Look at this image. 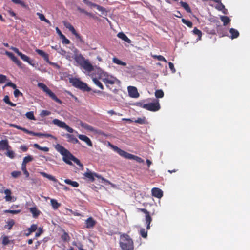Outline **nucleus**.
<instances>
[{
	"instance_id": "obj_1",
	"label": "nucleus",
	"mask_w": 250,
	"mask_h": 250,
	"mask_svg": "<svg viewBox=\"0 0 250 250\" xmlns=\"http://www.w3.org/2000/svg\"><path fill=\"white\" fill-rule=\"evenodd\" d=\"M78 50L74 51V59L75 62L88 72H92L94 67L88 59H86L82 54L78 53Z\"/></svg>"
},
{
	"instance_id": "obj_2",
	"label": "nucleus",
	"mask_w": 250,
	"mask_h": 250,
	"mask_svg": "<svg viewBox=\"0 0 250 250\" xmlns=\"http://www.w3.org/2000/svg\"><path fill=\"white\" fill-rule=\"evenodd\" d=\"M119 244L122 250H134L133 241L127 234L120 235Z\"/></svg>"
},
{
	"instance_id": "obj_3",
	"label": "nucleus",
	"mask_w": 250,
	"mask_h": 250,
	"mask_svg": "<svg viewBox=\"0 0 250 250\" xmlns=\"http://www.w3.org/2000/svg\"><path fill=\"white\" fill-rule=\"evenodd\" d=\"M110 146L113 149L114 151L118 153L121 156L128 159H133L136 160L137 162L142 163L144 162L143 159H142L141 157H139L137 156H135L132 155L131 154L128 153L124 150H122L118 146H114L113 145L110 144Z\"/></svg>"
},
{
	"instance_id": "obj_4",
	"label": "nucleus",
	"mask_w": 250,
	"mask_h": 250,
	"mask_svg": "<svg viewBox=\"0 0 250 250\" xmlns=\"http://www.w3.org/2000/svg\"><path fill=\"white\" fill-rule=\"evenodd\" d=\"M38 86L45 92L53 100L60 104L62 103V101L60 100L45 84L42 83H38Z\"/></svg>"
},
{
	"instance_id": "obj_5",
	"label": "nucleus",
	"mask_w": 250,
	"mask_h": 250,
	"mask_svg": "<svg viewBox=\"0 0 250 250\" xmlns=\"http://www.w3.org/2000/svg\"><path fill=\"white\" fill-rule=\"evenodd\" d=\"M70 83L75 87L79 88L83 91L89 92L91 90L86 83H84L77 78L70 79Z\"/></svg>"
},
{
	"instance_id": "obj_6",
	"label": "nucleus",
	"mask_w": 250,
	"mask_h": 250,
	"mask_svg": "<svg viewBox=\"0 0 250 250\" xmlns=\"http://www.w3.org/2000/svg\"><path fill=\"white\" fill-rule=\"evenodd\" d=\"M63 156V161L66 163L67 164L71 165L72 163L71 161H73L74 163H75L77 165L79 166H82V164H81L80 161L74 157L68 150V152L65 153Z\"/></svg>"
},
{
	"instance_id": "obj_7",
	"label": "nucleus",
	"mask_w": 250,
	"mask_h": 250,
	"mask_svg": "<svg viewBox=\"0 0 250 250\" xmlns=\"http://www.w3.org/2000/svg\"><path fill=\"white\" fill-rule=\"evenodd\" d=\"M9 125L10 127H13L17 128L18 129L22 130L24 132H25L27 134H28L30 135H32L33 136H38V137L45 136V137H47L51 136V135L48 134H43V133H36V132H33L31 131H29L25 128L22 127L17 125L14 124H10Z\"/></svg>"
},
{
	"instance_id": "obj_8",
	"label": "nucleus",
	"mask_w": 250,
	"mask_h": 250,
	"mask_svg": "<svg viewBox=\"0 0 250 250\" xmlns=\"http://www.w3.org/2000/svg\"><path fill=\"white\" fill-rule=\"evenodd\" d=\"M142 107L148 111L156 112L160 109V105L158 100H155V101L153 103L144 104Z\"/></svg>"
},
{
	"instance_id": "obj_9",
	"label": "nucleus",
	"mask_w": 250,
	"mask_h": 250,
	"mask_svg": "<svg viewBox=\"0 0 250 250\" xmlns=\"http://www.w3.org/2000/svg\"><path fill=\"white\" fill-rule=\"evenodd\" d=\"M63 23L64 26L66 28L68 29L71 32V33L75 36L77 39L79 40L81 42H83V41L82 38V36L76 32L74 27L71 25L70 23L66 21H63Z\"/></svg>"
},
{
	"instance_id": "obj_10",
	"label": "nucleus",
	"mask_w": 250,
	"mask_h": 250,
	"mask_svg": "<svg viewBox=\"0 0 250 250\" xmlns=\"http://www.w3.org/2000/svg\"><path fill=\"white\" fill-rule=\"evenodd\" d=\"M11 49L17 53L23 61L27 62L32 66H34V64L32 63L33 61L31 60L28 56L19 51L18 48L12 47Z\"/></svg>"
},
{
	"instance_id": "obj_11",
	"label": "nucleus",
	"mask_w": 250,
	"mask_h": 250,
	"mask_svg": "<svg viewBox=\"0 0 250 250\" xmlns=\"http://www.w3.org/2000/svg\"><path fill=\"white\" fill-rule=\"evenodd\" d=\"M83 175L89 181L92 182L95 181V177L98 179L102 178V176L101 175L95 172H91L88 169H87V171L83 174Z\"/></svg>"
},
{
	"instance_id": "obj_12",
	"label": "nucleus",
	"mask_w": 250,
	"mask_h": 250,
	"mask_svg": "<svg viewBox=\"0 0 250 250\" xmlns=\"http://www.w3.org/2000/svg\"><path fill=\"white\" fill-rule=\"evenodd\" d=\"M140 210L145 214V221L146 224V229H150V224L152 221V218L150 215L149 212L145 208H141Z\"/></svg>"
},
{
	"instance_id": "obj_13",
	"label": "nucleus",
	"mask_w": 250,
	"mask_h": 250,
	"mask_svg": "<svg viewBox=\"0 0 250 250\" xmlns=\"http://www.w3.org/2000/svg\"><path fill=\"white\" fill-rule=\"evenodd\" d=\"M0 192L1 193H4L6 196L4 197V199L6 201H13L14 202L16 200V198L15 197H12L11 196L12 192L11 190L9 189H6L4 190L3 191L1 189L0 190Z\"/></svg>"
},
{
	"instance_id": "obj_14",
	"label": "nucleus",
	"mask_w": 250,
	"mask_h": 250,
	"mask_svg": "<svg viewBox=\"0 0 250 250\" xmlns=\"http://www.w3.org/2000/svg\"><path fill=\"white\" fill-rule=\"evenodd\" d=\"M83 1L86 4V5H87L88 6H90V7H95L96 8V9L101 12L102 13H104V12H105L106 11V9L105 8L100 6V5H99L97 4H95V3H92V2L88 0H83Z\"/></svg>"
},
{
	"instance_id": "obj_15",
	"label": "nucleus",
	"mask_w": 250,
	"mask_h": 250,
	"mask_svg": "<svg viewBox=\"0 0 250 250\" xmlns=\"http://www.w3.org/2000/svg\"><path fill=\"white\" fill-rule=\"evenodd\" d=\"M85 227L87 229L93 228L97 223V221L92 217H89L85 220Z\"/></svg>"
},
{
	"instance_id": "obj_16",
	"label": "nucleus",
	"mask_w": 250,
	"mask_h": 250,
	"mask_svg": "<svg viewBox=\"0 0 250 250\" xmlns=\"http://www.w3.org/2000/svg\"><path fill=\"white\" fill-rule=\"evenodd\" d=\"M5 54L7 55L19 67L22 68L21 62L12 53L6 51Z\"/></svg>"
},
{
	"instance_id": "obj_17",
	"label": "nucleus",
	"mask_w": 250,
	"mask_h": 250,
	"mask_svg": "<svg viewBox=\"0 0 250 250\" xmlns=\"http://www.w3.org/2000/svg\"><path fill=\"white\" fill-rule=\"evenodd\" d=\"M128 94L132 98H138L139 94L137 88L134 86H129L127 88Z\"/></svg>"
},
{
	"instance_id": "obj_18",
	"label": "nucleus",
	"mask_w": 250,
	"mask_h": 250,
	"mask_svg": "<svg viewBox=\"0 0 250 250\" xmlns=\"http://www.w3.org/2000/svg\"><path fill=\"white\" fill-rule=\"evenodd\" d=\"M152 196L158 198H161L163 195V192L161 189L159 188H154L151 190Z\"/></svg>"
},
{
	"instance_id": "obj_19",
	"label": "nucleus",
	"mask_w": 250,
	"mask_h": 250,
	"mask_svg": "<svg viewBox=\"0 0 250 250\" xmlns=\"http://www.w3.org/2000/svg\"><path fill=\"white\" fill-rule=\"evenodd\" d=\"M11 148L8 144L7 140H2L0 141V150H6Z\"/></svg>"
},
{
	"instance_id": "obj_20",
	"label": "nucleus",
	"mask_w": 250,
	"mask_h": 250,
	"mask_svg": "<svg viewBox=\"0 0 250 250\" xmlns=\"http://www.w3.org/2000/svg\"><path fill=\"white\" fill-rule=\"evenodd\" d=\"M78 137L80 140L85 142L88 146L90 147L92 146V143L91 140L87 136L82 134H79L78 136Z\"/></svg>"
},
{
	"instance_id": "obj_21",
	"label": "nucleus",
	"mask_w": 250,
	"mask_h": 250,
	"mask_svg": "<svg viewBox=\"0 0 250 250\" xmlns=\"http://www.w3.org/2000/svg\"><path fill=\"white\" fill-rule=\"evenodd\" d=\"M65 137L67 138V141L73 144L80 143L79 140L73 135L70 134H66Z\"/></svg>"
},
{
	"instance_id": "obj_22",
	"label": "nucleus",
	"mask_w": 250,
	"mask_h": 250,
	"mask_svg": "<svg viewBox=\"0 0 250 250\" xmlns=\"http://www.w3.org/2000/svg\"><path fill=\"white\" fill-rule=\"evenodd\" d=\"M36 52H37L39 55L42 56L43 59L46 61H48L49 60V55L48 54L46 53L43 50L36 49L35 50Z\"/></svg>"
},
{
	"instance_id": "obj_23",
	"label": "nucleus",
	"mask_w": 250,
	"mask_h": 250,
	"mask_svg": "<svg viewBox=\"0 0 250 250\" xmlns=\"http://www.w3.org/2000/svg\"><path fill=\"white\" fill-rule=\"evenodd\" d=\"M117 37L128 43H130L131 42V40L123 32H121L118 33Z\"/></svg>"
},
{
	"instance_id": "obj_24",
	"label": "nucleus",
	"mask_w": 250,
	"mask_h": 250,
	"mask_svg": "<svg viewBox=\"0 0 250 250\" xmlns=\"http://www.w3.org/2000/svg\"><path fill=\"white\" fill-rule=\"evenodd\" d=\"M52 123L58 127L64 128L66 123L64 122L59 120L58 119H55L52 121Z\"/></svg>"
},
{
	"instance_id": "obj_25",
	"label": "nucleus",
	"mask_w": 250,
	"mask_h": 250,
	"mask_svg": "<svg viewBox=\"0 0 250 250\" xmlns=\"http://www.w3.org/2000/svg\"><path fill=\"white\" fill-rule=\"evenodd\" d=\"M55 148L62 155L68 152L67 149L60 144H57L55 146Z\"/></svg>"
},
{
	"instance_id": "obj_26",
	"label": "nucleus",
	"mask_w": 250,
	"mask_h": 250,
	"mask_svg": "<svg viewBox=\"0 0 250 250\" xmlns=\"http://www.w3.org/2000/svg\"><path fill=\"white\" fill-rule=\"evenodd\" d=\"M229 33L230 34V37L232 39L237 38L239 36V33L238 31L233 28L230 29Z\"/></svg>"
},
{
	"instance_id": "obj_27",
	"label": "nucleus",
	"mask_w": 250,
	"mask_h": 250,
	"mask_svg": "<svg viewBox=\"0 0 250 250\" xmlns=\"http://www.w3.org/2000/svg\"><path fill=\"white\" fill-rule=\"evenodd\" d=\"M41 175L43 177L48 179L49 180L52 181L53 182H56L57 180L52 175H49L44 172L40 171L39 172Z\"/></svg>"
},
{
	"instance_id": "obj_28",
	"label": "nucleus",
	"mask_w": 250,
	"mask_h": 250,
	"mask_svg": "<svg viewBox=\"0 0 250 250\" xmlns=\"http://www.w3.org/2000/svg\"><path fill=\"white\" fill-rule=\"evenodd\" d=\"M30 211L32 213L34 218H37L40 214V211L36 207L30 208Z\"/></svg>"
},
{
	"instance_id": "obj_29",
	"label": "nucleus",
	"mask_w": 250,
	"mask_h": 250,
	"mask_svg": "<svg viewBox=\"0 0 250 250\" xmlns=\"http://www.w3.org/2000/svg\"><path fill=\"white\" fill-rule=\"evenodd\" d=\"M15 223V221L13 219H9L6 222V224L4 226V228L8 230H11Z\"/></svg>"
},
{
	"instance_id": "obj_30",
	"label": "nucleus",
	"mask_w": 250,
	"mask_h": 250,
	"mask_svg": "<svg viewBox=\"0 0 250 250\" xmlns=\"http://www.w3.org/2000/svg\"><path fill=\"white\" fill-rule=\"evenodd\" d=\"M50 203L53 208L55 210L57 209L61 206V204L59 203L56 199H51Z\"/></svg>"
},
{
	"instance_id": "obj_31",
	"label": "nucleus",
	"mask_w": 250,
	"mask_h": 250,
	"mask_svg": "<svg viewBox=\"0 0 250 250\" xmlns=\"http://www.w3.org/2000/svg\"><path fill=\"white\" fill-rule=\"evenodd\" d=\"M81 126L82 127H83L84 128H85L89 131L94 132H96V130L93 127H92V126L89 125L88 124H87L86 123H82L81 124Z\"/></svg>"
},
{
	"instance_id": "obj_32",
	"label": "nucleus",
	"mask_w": 250,
	"mask_h": 250,
	"mask_svg": "<svg viewBox=\"0 0 250 250\" xmlns=\"http://www.w3.org/2000/svg\"><path fill=\"white\" fill-rule=\"evenodd\" d=\"M64 182L68 185L72 186L73 187L77 188L79 187V184L78 182L76 181H72L70 179H65L64 180Z\"/></svg>"
},
{
	"instance_id": "obj_33",
	"label": "nucleus",
	"mask_w": 250,
	"mask_h": 250,
	"mask_svg": "<svg viewBox=\"0 0 250 250\" xmlns=\"http://www.w3.org/2000/svg\"><path fill=\"white\" fill-rule=\"evenodd\" d=\"M220 19L221 21L223 22V25L224 26L227 25L230 21V19H229V18L226 16H222L220 17Z\"/></svg>"
},
{
	"instance_id": "obj_34",
	"label": "nucleus",
	"mask_w": 250,
	"mask_h": 250,
	"mask_svg": "<svg viewBox=\"0 0 250 250\" xmlns=\"http://www.w3.org/2000/svg\"><path fill=\"white\" fill-rule=\"evenodd\" d=\"M37 229V225L36 224H32L31 227L28 228V233L26 234L27 236L31 234L32 232L35 231Z\"/></svg>"
},
{
	"instance_id": "obj_35",
	"label": "nucleus",
	"mask_w": 250,
	"mask_h": 250,
	"mask_svg": "<svg viewBox=\"0 0 250 250\" xmlns=\"http://www.w3.org/2000/svg\"><path fill=\"white\" fill-rule=\"evenodd\" d=\"M193 33L194 35L198 36V40L201 39L202 33V32L196 27H195L193 30Z\"/></svg>"
},
{
	"instance_id": "obj_36",
	"label": "nucleus",
	"mask_w": 250,
	"mask_h": 250,
	"mask_svg": "<svg viewBox=\"0 0 250 250\" xmlns=\"http://www.w3.org/2000/svg\"><path fill=\"white\" fill-rule=\"evenodd\" d=\"M3 101L7 104H8V105L11 106H15L16 105V104H14L13 103H12L10 101V99H9V97L7 95H6L4 96V98H3Z\"/></svg>"
},
{
	"instance_id": "obj_37",
	"label": "nucleus",
	"mask_w": 250,
	"mask_h": 250,
	"mask_svg": "<svg viewBox=\"0 0 250 250\" xmlns=\"http://www.w3.org/2000/svg\"><path fill=\"white\" fill-rule=\"evenodd\" d=\"M155 96L157 98H162L164 96V93L161 89L156 90L155 92Z\"/></svg>"
},
{
	"instance_id": "obj_38",
	"label": "nucleus",
	"mask_w": 250,
	"mask_h": 250,
	"mask_svg": "<svg viewBox=\"0 0 250 250\" xmlns=\"http://www.w3.org/2000/svg\"><path fill=\"white\" fill-rule=\"evenodd\" d=\"M180 3L181 6L183 7L188 12H191L190 8L189 7L188 4L187 3L183 1H181Z\"/></svg>"
},
{
	"instance_id": "obj_39",
	"label": "nucleus",
	"mask_w": 250,
	"mask_h": 250,
	"mask_svg": "<svg viewBox=\"0 0 250 250\" xmlns=\"http://www.w3.org/2000/svg\"><path fill=\"white\" fill-rule=\"evenodd\" d=\"M34 146L36 148L38 149L41 150H42V151H43L44 152H47V151H49V148L48 147H47L46 146L42 147V146H41L38 144H34Z\"/></svg>"
},
{
	"instance_id": "obj_40",
	"label": "nucleus",
	"mask_w": 250,
	"mask_h": 250,
	"mask_svg": "<svg viewBox=\"0 0 250 250\" xmlns=\"http://www.w3.org/2000/svg\"><path fill=\"white\" fill-rule=\"evenodd\" d=\"M113 62L114 63L117 64L118 65H121L124 66L126 65V63L125 62L121 61V60H119L118 58L115 57L113 58Z\"/></svg>"
},
{
	"instance_id": "obj_41",
	"label": "nucleus",
	"mask_w": 250,
	"mask_h": 250,
	"mask_svg": "<svg viewBox=\"0 0 250 250\" xmlns=\"http://www.w3.org/2000/svg\"><path fill=\"white\" fill-rule=\"evenodd\" d=\"M21 212V209H18V210L7 209V210H5L4 211V212L5 213H11L12 214H17L20 213Z\"/></svg>"
},
{
	"instance_id": "obj_42",
	"label": "nucleus",
	"mask_w": 250,
	"mask_h": 250,
	"mask_svg": "<svg viewBox=\"0 0 250 250\" xmlns=\"http://www.w3.org/2000/svg\"><path fill=\"white\" fill-rule=\"evenodd\" d=\"M93 83L99 87H100L101 89H104V86L102 84V83L96 78H93Z\"/></svg>"
},
{
	"instance_id": "obj_43",
	"label": "nucleus",
	"mask_w": 250,
	"mask_h": 250,
	"mask_svg": "<svg viewBox=\"0 0 250 250\" xmlns=\"http://www.w3.org/2000/svg\"><path fill=\"white\" fill-rule=\"evenodd\" d=\"M61 238L63 241L65 242H68L70 239L69 235L66 232H64L63 234L61 236Z\"/></svg>"
},
{
	"instance_id": "obj_44",
	"label": "nucleus",
	"mask_w": 250,
	"mask_h": 250,
	"mask_svg": "<svg viewBox=\"0 0 250 250\" xmlns=\"http://www.w3.org/2000/svg\"><path fill=\"white\" fill-rule=\"evenodd\" d=\"M182 22L185 24V25H186L187 26H188V27H190V28H191L192 27V25H193V23L191 21H188V20H187L185 19H182Z\"/></svg>"
},
{
	"instance_id": "obj_45",
	"label": "nucleus",
	"mask_w": 250,
	"mask_h": 250,
	"mask_svg": "<svg viewBox=\"0 0 250 250\" xmlns=\"http://www.w3.org/2000/svg\"><path fill=\"white\" fill-rule=\"evenodd\" d=\"M78 10L81 12L85 14L86 15L88 16L89 17H92L93 15L91 13H89L86 11H85L84 9L81 8L80 7H77Z\"/></svg>"
},
{
	"instance_id": "obj_46",
	"label": "nucleus",
	"mask_w": 250,
	"mask_h": 250,
	"mask_svg": "<svg viewBox=\"0 0 250 250\" xmlns=\"http://www.w3.org/2000/svg\"><path fill=\"white\" fill-rule=\"evenodd\" d=\"M25 115H26V117L30 120H36V118L34 115V113L33 111H30V112H27L26 113Z\"/></svg>"
},
{
	"instance_id": "obj_47",
	"label": "nucleus",
	"mask_w": 250,
	"mask_h": 250,
	"mask_svg": "<svg viewBox=\"0 0 250 250\" xmlns=\"http://www.w3.org/2000/svg\"><path fill=\"white\" fill-rule=\"evenodd\" d=\"M33 160V157L32 156L28 155L27 156L23 158L22 163L25 164H27V163H28L29 162L32 161Z\"/></svg>"
},
{
	"instance_id": "obj_48",
	"label": "nucleus",
	"mask_w": 250,
	"mask_h": 250,
	"mask_svg": "<svg viewBox=\"0 0 250 250\" xmlns=\"http://www.w3.org/2000/svg\"><path fill=\"white\" fill-rule=\"evenodd\" d=\"M152 57L154 59H157L158 60L160 61H163L165 62H167V61L166 60V59L162 55H152Z\"/></svg>"
},
{
	"instance_id": "obj_49",
	"label": "nucleus",
	"mask_w": 250,
	"mask_h": 250,
	"mask_svg": "<svg viewBox=\"0 0 250 250\" xmlns=\"http://www.w3.org/2000/svg\"><path fill=\"white\" fill-rule=\"evenodd\" d=\"M6 150L7 152L6 153V155L11 159H13L15 157L14 152L13 151L9 150V149Z\"/></svg>"
},
{
	"instance_id": "obj_50",
	"label": "nucleus",
	"mask_w": 250,
	"mask_h": 250,
	"mask_svg": "<svg viewBox=\"0 0 250 250\" xmlns=\"http://www.w3.org/2000/svg\"><path fill=\"white\" fill-rule=\"evenodd\" d=\"M140 234L141 236L144 238H146L147 236V232L145 229H141L140 230Z\"/></svg>"
},
{
	"instance_id": "obj_51",
	"label": "nucleus",
	"mask_w": 250,
	"mask_h": 250,
	"mask_svg": "<svg viewBox=\"0 0 250 250\" xmlns=\"http://www.w3.org/2000/svg\"><path fill=\"white\" fill-rule=\"evenodd\" d=\"M11 1H12L13 3H15V4H20V5H21V6H22V7H26V5H25V3H24L23 1H21V0H11Z\"/></svg>"
},
{
	"instance_id": "obj_52",
	"label": "nucleus",
	"mask_w": 250,
	"mask_h": 250,
	"mask_svg": "<svg viewBox=\"0 0 250 250\" xmlns=\"http://www.w3.org/2000/svg\"><path fill=\"white\" fill-rule=\"evenodd\" d=\"M51 114V112L48 110H43L40 113V116L42 117L48 116Z\"/></svg>"
},
{
	"instance_id": "obj_53",
	"label": "nucleus",
	"mask_w": 250,
	"mask_h": 250,
	"mask_svg": "<svg viewBox=\"0 0 250 250\" xmlns=\"http://www.w3.org/2000/svg\"><path fill=\"white\" fill-rule=\"evenodd\" d=\"M60 38L62 39V42L63 43L69 44L70 43V41L68 39H67L64 35H63Z\"/></svg>"
},
{
	"instance_id": "obj_54",
	"label": "nucleus",
	"mask_w": 250,
	"mask_h": 250,
	"mask_svg": "<svg viewBox=\"0 0 250 250\" xmlns=\"http://www.w3.org/2000/svg\"><path fill=\"white\" fill-rule=\"evenodd\" d=\"M21 172L20 171H14L11 172V175L14 178H17L21 175Z\"/></svg>"
},
{
	"instance_id": "obj_55",
	"label": "nucleus",
	"mask_w": 250,
	"mask_h": 250,
	"mask_svg": "<svg viewBox=\"0 0 250 250\" xmlns=\"http://www.w3.org/2000/svg\"><path fill=\"white\" fill-rule=\"evenodd\" d=\"M14 95L15 97H18L20 96H23V94L16 88L15 89L14 91Z\"/></svg>"
},
{
	"instance_id": "obj_56",
	"label": "nucleus",
	"mask_w": 250,
	"mask_h": 250,
	"mask_svg": "<svg viewBox=\"0 0 250 250\" xmlns=\"http://www.w3.org/2000/svg\"><path fill=\"white\" fill-rule=\"evenodd\" d=\"M10 242V240L7 236H4L3 237L2 243L4 245L8 244Z\"/></svg>"
},
{
	"instance_id": "obj_57",
	"label": "nucleus",
	"mask_w": 250,
	"mask_h": 250,
	"mask_svg": "<svg viewBox=\"0 0 250 250\" xmlns=\"http://www.w3.org/2000/svg\"><path fill=\"white\" fill-rule=\"evenodd\" d=\"M7 80V77L3 74H0V83H3Z\"/></svg>"
},
{
	"instance_id": "obj_58",
	"label": "nucleus",
	"mask_w": 250,
	"mask_h": 250,
	"mask_svg": "<svg viewBox=\"0 0 250 250\" xmlns=\"http://www.w3.org/2000/svg\"><path fill=\"white\" fill-rule=\"evenodd\" d=\"M135 122L140 124H144L145 123V118H139L137 120L135 121Z\"/></svg>"
},
{
	"instance_id": "obj_59",
	"label": "nucleus",
	"mask_w": 250,
	"mask_h": 250,
	"mask_svg": "<svg viewBox=\"0 0 250 250\" xmlns=\"http://www.w3.org/2000/svg\"><path fill=\"white\" fill-rule=\"evenodd\" d=\"M5 86H10L14 89L17 87L16 85L11 82L7 83Z\"/></svg>"
},
{
	"instance_id": "obj_60",
	"label": "nucleus",
	"mask_w": 250,
	"mask_h": 250,
	"mask_svg": "<svg viewBox=\"0 0 250 250\" xmlns=\"http://www.w3.org/2000/svg\"><path fill=\"white\" fill-rule=\"evenodd\" d=\"M168 65H169V67L170 69L172 72L175 73L176 72V70L174 68V64L171 62H169L168 63Z\"/></svg>"
},
{
	"instance_id": "obj_61",
	"label": "nucleus",
	"mask_w": 250,
	"mask_h": 250,
	"mask_svg": "<svg viewBox=\"0 0 250 250\" xmlns=\"http://www.w3.org/2000/svg\"><path fill=\"white\" fill-rule=\"evenodd\" d=\"M64 129H66L69 133H73L74 132V129L67 125L66 124L64 127Z\"/></svg>"
},
{
	"instance_id": "obj_62",
	"label": "nucleus",
	"mask_w": 250,
	"mask_h": 250,
	"mask_svg": "<svg viewBox=\"0 0 250 250\" xmlns=\"http://www.w3.org/2000/svg\"><path fill=\"white\" fill-rule=\"evenodd\" d=\"M37 15L39 16V18L41 21H45L46 18H45V16L42 14H41L40 13H37Z\"/></svg>"
},
{
	"instance_id": "obj_63",
	"label": "nucleus",
	"mask_w": 250,
	"mask_h": 250,
	"mask_svg": "<svg viewBox=\"0 0 250 250\" xmlns=\"http://www.w3.org/2000/svg\"><path fill=\"white\" fill-rule=\"evenodd\" d=\"M7 12H8V14H9V15H10V16L14 17L16 19L17 18L16 15L13 11H12L11 10H9L7 11Z\"/></svg>"
},
{
	"instance_id": "obj_64",
	"label": "nucleus",
	"mask_w": 250,
	"mask_h": 250,
	"mask_svg": "<svg viewBox=\"0 0 250 250\" xmlns=\"http://www.w3.org/2000/svg\"><path fill=\"white\" fill-rule=\"evenodd\" d=\"M20 149L23 152H26L28 150V147L25 145H21L20 146Z\"/></svg>"
}]
</instances>
